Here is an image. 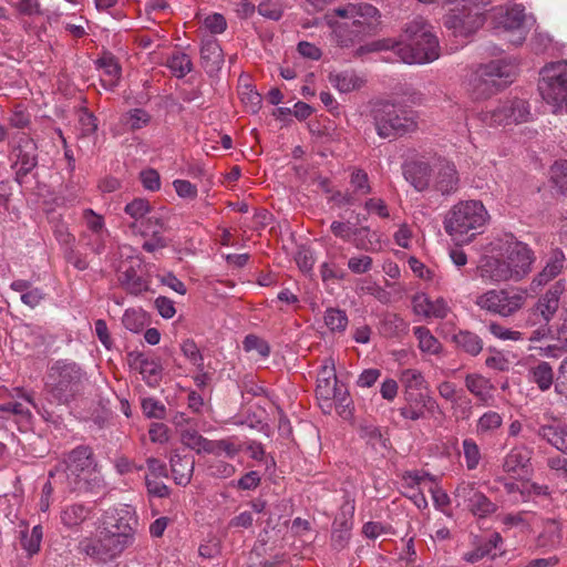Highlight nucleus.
<instances>
[{"label":"nucleus","mask_w":567,"mask_h":567,"mask_svg":"<svg viewBox=\"0 0 567 567\" xmlns=\"http://www.w3.org/2000/svg\"><path fill=\"white\" fill-rule=\"evenodd\" d=\"M202 66L209 76H215L224 64V53L214 38L203 40L200 47Z\"/></svg>","instance_id":"nucleus-26"},{"label":"nucleus","mask_w":567,"mask_h":567,"mask_svg":"<svg viewBox=\"0 0 567 567\" xmlns=\"http://www.w3.org/2000/svg\"><path fill=\"white\" fill-rule=\"evenodd\" d=\"M529 381L537 384L540 391H547L554 382V372L551 365L546 361H540L528 371Z\"/></svg>","instance_id":"nucleus-40"},{"label":"nucleus","mask_w":567,"mask_h":567,"mask_svg":"<svg viewBox=\"0 0 567 567\" xmlns=\"http://www.w3.org/2000/svg\"><path fill=\"white\" fill-rule=\"evenodd\" d=\"M403 176L405 181L417 192H424L431 188L432 172L431 165L424 161H412L403 165Z\"/></svg>","instance_id":"nucleus-22"},{"label":"nucleus","mask_w":567,"mask_h":567,"mask_svg":"<svg viewBox=\"0 0 567 567\" xmlns=\"http://www.w3.org/2000/svg\"><path fill=\"white\" fill-rule=\"evenodd\" d=\"M373 259L368 255L352 256L348 260V268L352 274L362 275L372 269Z\"/></svg>","instance_id":"nucleus-61"},{"label":"nucleus","mask_w":567,"mask_h":567,"mask_svg":"<svg viewBox=\"0 0 567 567\" xmlns=\"http://www.w3.org/2000/svg\"><path fill=\"white\" fill-rule=\"evenodd\" d=\"M406 405L399 411L401 416L408 420L416 421L424 416L425 410H433L436 405L435 401L423 393L408 392L404 393Z\"/></svg>","instance_id":"nucleus-27"},{"label":"nucleus","mask_w":567,"mask_h":567,"mask_svg":"<svg viewBox=\"0 0 567 567\" xmlns=\"http://www.w3.org/2000/svg\"><path fill=\"white\" fill-rule=\"evenodd\" d=\"M351 527L352 524L347 519H343L341 522H334V528L332 530V542L336 547H344L350 537Z\"/></svg>","instance_id":"nucleus-59"},{"label":"nucleus","mask_w":567,"mask_h":567,"mask_svg":"<svg viewBox=\"0 0 567 567\" xmlns=\"http://www.w3.org/2000/svg\"><path fill=\"white\" fill-rule=\"evenodd\" d=\"M10 288L16 292H20L21 302L31 309L38 307L45 297V293L41 288L33 287L30 281L24 279H17L12 281Z\"/></svg>","instance_id":"nucleus-35"},{"label":"nucleus","mask_w":567,"mask_h":567,"mask_svg":"<svg viewBox=\"0 0 567 567\" xmlns=\"http://www.w3.org/2000/svg\"><path fill=\"white\" fill-rule=\"evenodd\" d=\"M245 351H256L261 358H267L270 354V347L268 342L255 334H248L243 341Z\"/></svg>","instance_id":"nucleus-58"},{"label":"nucleus","mask_w":567,"mask_h":567,"mask_svg":"<svg viewBox=\"0 0 567 567\" xmlns=\"http://www.w3.org/2000/svg\"><path fill=\"white\" fill-rule=\"evenodd\" d=\"M128 364L131 369L138 371L143 380L150 385L157 384L162 379L161 363L157 360L151 359L143 353H128Z\"/></svg>","instance_id":"nucleus-25"},{"label":"nucleus","mask_w":567,"mask_h":567,"mask_svg":"<svg viewBox=\"0 0 567 567\" xmlns=\"http://www.w3.org/2000/svg\"><path fill=\"white\" fill-rule=\"evenodd\" d=\"M527 300V292L524 289L512 288H497L489 289L475 299V305L488 313L508 318L518 312Z\"/></svg>","instance_id":"nucleus-14"},{"label":"nucleus","mask_w":567,"mask_h":567,"mask_svg":"<svg viewBox=\"0 0 567 567\" xmlns=\"http://www.w3.org/2000/svg\"><path fill=\"white\" fill-rule=\"evenodd\" d=\"M136 534L114 532L100 527L99 538H84L79 544L81 553L100 563H110L118 558L135 543Z\"/></svg>","instance_id":"nucleus-9"},{"label":"nucleus","mask_w":567,"mask_h":567,"mask_svg":"<svg viewBox=\"0 0 567 567\" xmlns=\"http://www.w3.org/2000/svg\"><path fill=\"white\" fill-rule=\"evenodd\" d=\"M42 537L43 533L40 525H35L31 530L28 527L20 530L21 546L30 556L39 551Z\"/></svg>","instance_id":"nucleus-43"},{"label":"nucleus","mask_w":567,"mask_h":567,"mask_svg":"<svg viewBox=\"0 0 567 567\" xmlns=\"http://www.w3.org/2000/svg\"><path fill=\"white\" fill-rule=\"evenodd\" d=\"M351 192L360 199L372 193L368 174L360 168H354L350 175Z\"/></svg>","instance_id":"nucleus-46"},{"label":"nucleus","mask_w":567,"mask_h":567,"mask_svg":"<svg viewBox=\"0 0 567 567\" xmlns=\"http://www.w3.org/2000/svg\"><path fill=\"white\" fill-rule=\"evenodd\" d=\"M188 420L182 414L176 416L175 424L179 429L182 443L197 453L207 452L209 441L198 433L194 427H187L184 423L188 424Z\"/></svg>","instance_id":"nucleus-32"},{"label":"nucleus","mask_w":567,"mask_h":567,"mask_svg":"<svg viewBox=\"0 0 567 567\" xmlns=\"http://www.w3.org/2000/svg\"><path fill=\"white\" fill-rule=\"evenodd\" d=\"M498 257H488L480 266V276L492 282L520 281L530 271L536 259L527 244L506 236Z\"/></svg>","instance_id":"nucleus-2"},{"label":"nucleus","mask_w":567,"mask_h":567,"mask_svg":"<svg viewBox=\"0 0 567 567\" xmlns=\"http://www.w3.org/2000/svg\"><path fill=\"white\" fill-rule=\"evenodd\" d=\"M330 230L336 237L341 238L342 240L349 241L351 239V237L357 236V235L361 234L362 231H368L369 228L368 227L357 228V227H352L349 221L344 223V221L334 220L330 225Z\"/></svg>","instance_id":"nucleus-56"},{"label":"nucleus","mask_w":567,"mask_h":567,"mask_svg":"<svg viewBox=\"0 0 567 567\" xmlns=\"http://www.w3.org/2000/svg\"><path fill=\"white\" fill-rule=\"evenodd\" d=\"M138 526V516L134 507L130 505H118L106 509L101 517L100 527L112 529L114 532L136 534Z\"/></svg>","instance_id":"nucleus-18"},{"label":"nucleus","mask_w":567,"mask_h":567,"mask_svg":"<svg viewBox=\"0 0 567 567\" xmlns=\"http://www.w3.org/2000/svg\"><path fill=\"white\" fill-rule=\"evenodd\" d=\"M456 346L470 355H477L483 349L482 339L470 331H460L454 336Z\"/></svg>","instance_id":"nucleus-42"},{"label":"nucleus","mask_w":567,"mask_h":567,"mask_svg":"<svg viewBox=\"0 0 567 567\" xmlns=\"http://www.w3.org/2000/svg\"><path fill=\"white\" fill-rule=\"evenodd\" d=\"M172 475L177 485L186 486L193 476L195 460L189 455L174 453L171 456Z\"/></svg>","instance_id":"nucleus-33"},{"label":"nucleus","mask_w":567,"mask_h":567,"mask_svg":"<svg viewBox=\"0 0 567 567\" xmlns=\"http://www.w3.org/2000/svg\"><path fill=\"white\" fill-rule=\"evenodd\" d=\"M515 74L514 66L504 61H492L475 69L466 83L473 101H484L506 87Z\"/></svg>","instance_id":"nucleus-6"},{"label":"nucleus","mask_w":567,"mask_h":567,"mask_svg":"<svg viewBox=\"0 0 567 567\" xmlns=\"http://www.w3.org/2000/svg\"><path fill=\"white\" fill-rule=\"evenodd\" d=\"M333 402L339 415H341L344 419L351 415V411L349 408L352 401L347 388L343 384L339 383V385L336 388Z\"/></svg>","instance_id":"nucleus-55"},{"label":"nucleus","mask_w":567,"mask_h":567,"mask_svg":"<svg viewBox=\"0 0 567 567\" xmlns=\"http://www.w3.org/2000/svg\"><path fill=\"white\" fill-rule=\"evenodd\" d=\"M454 498L457 506H465L474 516L480 518H485L497 509V505L472 482H461L454 491Z\"/></svg>","instance_id":"nucleus-17"},{"label":"nucleus","mask_w":567,"mask_h":567,"mask_svg":"<svg viewBox=\"0 0 567 567\" xmlns=\"http://www.w3.org/2000/svg\"><path fill=\"white\" fill-rule=\"evenodd\" d=\"M122 322L127 330L138 332L144 327V316L135 309H127L123 315Z\"/></svg>","instance_id":"nucleus-63"},{"label":"nucleus","mask_w":567,"mask_h":567,"mask_svg":"<svg viewBox=\"0 0 567 567\" xmlns=\"http://www.w3.org/2000/svg\"><path fill=\"white\" fill-rule=\"evenodd\" d=\"M566 257L563 250L554 249L545 262L543 269L533 278L530 289H537L546 286L549 281L555 279L565 268Z\"/></svg>","instance_id":"nucleus-23"},{"label":"nucleus","mask_w":567,"mask_h":567,"mask_svg":"<svg viewBox=\"0 0 567 567\" xmlns=\"http://www.w3.org/2000/svg\"><path fill=\"white\" fill-rule=\"evenodd\" d=\"M142 264L140 257H130L118 268V280L122 287L131 295L137 296L150 289L147 279L142 276Z\"/></svg>","instance_id":"nucleus-20"},{"label":"nucleus","mask_w":567,"mask_h":567,"mask_svg":"<svg viewBox=\"0 0 567 567\" xmlns=\"http://www.w3.org/2000/svg\"><path fill=\"white\" fill-rule=\"evenodd\" d=\"M529 462L530 451L525 446H514L505 455L502 467L508 474L523 476L528 472Z\"/></svg>","instance_id":"nucleus-31"},{"label":"nucleus","mask_w":567,"mask_h":567,"mask_svg":"<svg viewBox=\"0 0 567 567\" xmlns=\"http://www.w3.org/2000/svg\"><path fill=\"white\" fill-rule=\"evenodd\" d=\"M49 477L63 492H94L105 487L99 472L93 450L89 445H79L68 452Z\"/></svg>","instance_id":"nucleus-1"},{"label":"nucleus","mask_w":567,"mask_h":567,"mask_svg":"<svg viewBox=\"0 0 567 567\" xmlns=\"http://www.w3.org/2000/svg\"><path fill=\"white\" fill-rule=\"evenodd\" d=\"M534 431L556 450L567 454V424L554 421L550 424L540 425Z\"/></svg>","instance_id":"nucleus-29"},{"label":"nucleus","mask_w":567,"mask_h":567,"mask_svg":"<svg viewBox=\"0 0 567 567\" xmlns=\"http://www.w3.org/2000/svg\"><path fill=\"white\" fill-rule=\"evenodd\" d=\"M141 406L144 415L148 419L163 420L166 415L165 405L154 398H144Z\"/></svg>","instance_id":"nucleus-57"},{"label":"nucleus","mask_w":567,"mask_h":567,"mask_svg":"<svg viewBox=\"0 0 567 567\" xmlns=\"http://www.w3.org/2000/svg\"><path fill=\"white\" fill-rule=\"evenodd\" d=\"M416 113L394 104H383L374 111V125L382 138L402 136L417 128Z\"/></svg>","instance_id":"nucleus-13"},{"label":"nucleus","mask_w":567,"mask_h":567,"mask_svg":"<svg viewBox=\"0 0 567 567\" xmlns=\"http://www.w3.org/2000/svg\"><path fill=\"white\" fill-rule=\"evenodd\" d=\"M462 447L466 468L470 471L477 468L482 458L477 443L473 439H465L462 442Z\"/></svg>","instance_id":"nucleus-52"},{"label":"nucleus","mask_w":567,"mask_h":567,"mask_svg":"<svg viewBox=\"0 0 567 567\" xmlns=\"http://www.w3.org/2000/svg\"><path fill=\"white\" fill-rule=\"evenodd\" d=\"M488 219V212L481 200H461L449 209L443 226L453 240L468 244L483 231Z\"/></svg>","instance_id":"nucleus-5"},{"label":"nucleus","mask_w":567,"mask_h":567,"mask_svg":"<svg viewBox=\"0 0 567 567\" xmlns=\"http://www.w3.org/2000/svg\"><path fill=\"white\" fill-rule=\"evenodd\" d=\"M414 336L419 341V348L422 352L430 354H437L441 351L440 341L431 333L425 327H414Z\"/></svg>","instance_id":"nucleus-44"},{"label":"nucleus","mask_w":567,"mask_h":567,"mask_svg":"<svg viewBox=\"0 0 567 567\" xmlns=\"http://www.w3.org/2000/svg\"><path fill=\"white\" fill-rule=\"evenodd\" d=\"M503 425V415L496 411L484 412L476 421L475 432L480 436H493Z\"/></svg>","instance_id":"nucleus-39"},{"label":"nucleus","mask_w":567,"mask_h":567,"mask_svg":"<svg viewBox=\"0 0 567 567\" xmlns=\"http://www.w3.org/2000/svg\"><path fill=\"white\" fill-rule=\"evenodd\" d=\"M35 151L37 146L31 138L28 136L20 138L19 145L13 151L17 156L14 166L18 167L16 175L19 183L37 166L38 159Z\"/></svg>","instance_id":"nucleus-21"},{"label":"nucleus","mask_w":567,"mask_h":567,"mask_svg":"<svg viewBox=\"0 0 567 567\" xmlns=\"http://www.w3.org/2000/svg\"><path fill=\"white\" fill-rule=\"evenodd\" d=\"M550 181L560 193L567 192V161H556L549 171Z\"/></svg>","instance_id":"nucleus-54"},{"label":"nucleus","mask_w":567,"mask_h":567,"mask_svg":"<svg viewBox=\"0 0 567 567\" xmlns=\"http://www.w3.org/2000/svg\"><path fill=\"white\" fill-rule=\"evenodd\" d=\"M329 81L341 93L358 90L364 84V79L359 76L353 70L330 73Z\"/></svg>","instance_id":"nucleus-37"},{"label":"nucleus","mask_w":567,"mask_h":567,"mask_svg":"<svg viewBox=\"0 0 567 567\" xmlns=\"http://www.w3.org/2000/svg\"><path fill=\"white\" fill-rule=\"evenodd\" d=\"M94 509L83 503H72L64 506L60 512L62 525L71 530H78L83 523L92 518Z\"/></svg>","instance_id":"nucleus-28"},{"label":"nucleus","mask_w":567,"mask_h":567,"mask_svg":"<svg viewBox=\"0 0 567 567\" xmlns=\"http://www.w3.org/2000/svg\"><path fill=\"white\" fill-rule=\"evenodd\" d=\"M400 381L405 389L404 393L421 390L425 386L426 381L421 371L416 369H405L400 374Z\"/></svg>","instance_id":"nucleus-49"},{"label":"nucleus","mask_w":567,"mask_h":567,"mask_svg":"<svg viewBox=\"0 0 567 567\" xmlns=\"http://www.w3.org/2000/svg\"><path fill=\"white\" fill-rule=\"evenodd\" d=\"M167 66L176 78H184L192 71L193 63L186 53L175 52L168 58Z\"/></svg>","instance_id":"nucleus-45"},{"label":"nucleus","mask_w":567,"mask_h":567,"mask_svg":"<svg viewBox=\"0 0 567 567\" xmlns=\"http://www.w3.org/2000/svg\"><path fill=\"white\" fill-rule=\"evenodd\" d=\"M163 229V223L157 216H148L146 219V226L144 229L138 228L136 233L142 236L151 235V238L143 243V249L148 252H154L158 249H163L168 245V240L161 234Z\"/></svg>","instance_id":"nucleus-30"},{"label":"nucleus","mask_w":567,"mask_h":567,"mask_svg":"<svg viewBox=\"0 0 567 567\" xmlns=\"http://www.w3.org/2000/svg\"><path fill=\"white\" fill-rule=\"evenodd\" d=\"M466 390L477 400L478 404L489 406L494 402L495 386L492 381L480 373H467L464 378Z\"/></svg>","instance_id":"nucleus-24"},{"label":"nucleus","mask_w":567,"mask_h":567,"mask_svg":"<svg viewBox=\"0 0 567 567\" xmlns=\"http://www.w3.org/2000/svg\"><path fill=\"white\" fill-rule=\"evenodd\" d=\"M565 289V280L556 281L527 311L526 324L536 327L528 340L538 341L549 333V322L559 309L560 297Z\"/></svg>","instance_id":"nucleus-11"},{"label":"nucleus","mask_w":567,"mask_h":567,"mask_svg":"<svg viewBox=\"0 0 567 567\" xmlns=\"http://www.w3.org/2000/svg\"><path fill=\"white\" fill-rule=\"evenodd\" d=\"M402 38L393 48L402 62L425 64L439 59V40L422 17H416L406 23Z\"/></svg>","instance_id":"nucleus-4"},{"label":"nucleus","mask_w":567,"mask_h":567,"mask_svg":"<svg viewBox=\"0 0 567 567\" xmlns=\"http://www.w3.org/2000/svg\"><path fill=\"white\" fill-rule=\"evenodd\" d=\"M85 229L82 233H110L105 226L104 217L91 208H85L82 213Z\"/></svg>","instance_id":"nucleus-51"},{"label":"nucleus","mask_w":567,"mask_h":567,"mask_svg":"<svg viewBox=\"0 0 567 567\" xmlns=\"http://www.w3.org/2000/svg\"><path fill=\"white\" fill-rule=\"evenodd\" d=\"M240 451L231 441L229 440H219V441H209L207 453H213L216 455H220L224 453L228 457H235Z\"/></svg>","instance_id":"nucleus-60"},{"label":"nucleus","mask_w":567,"mask_h":567,"mask_svg":"<svg viewBox=\"0 0 567 567\" xmlns=\"http://www.w3.org/2000/svg\"><path fill=\"white\" fill-rule=\"evenodd\" d=\"M538 91L553 112L567 113V61L546 64L539 72Z\"/></svg>","instance_id":"nucleus-12"},{"label":"nucleus","mask_w":567,"mask_h":567,"mask_svg":"<svg viewBox=\"0 0 567 567\" xmlns=\"http://www.w3.org/2000/svg\"><path fill=\"white\" fill-rule=\"evenodd\" d=\"M495 29L507 34V40L520 45L527 37V16L523 4L499 6L492 9Z\"/></svg>","instance_id":"nucleus-15"},{"label":"nucleus","mask_w":567,"mask_h":567,"mask_svg":"<svg viewBox=\"0 0 567 567\" xmlns=\"http://www.w3.org/2000/svg\"><path fill=\"white\" fill-rule=\"evenodd\" d=\"M151 204L144 198H135L125 205L124 212L134 219V223L130 226L133 233L146 226V216L151 213Z\"/></svg>","instance_id":"nucleus-38"},{"label":"nucleus","mask_w":567,"mask_h":567,"mask_svg":"<svg viewBox=\"0 0 567 567\" xmlns=\"http://www.w3.org/2000/svg\"><path fill=\"white\" fill-rule=\"evenodd\" d=\"M151 121V115L143 109H133L123 116V123L132 131L145 127Z\"/></svg>","instance_id":"nucleus-53"},{"label":"nucleus","mask_w":567,"mask_h":567,"mask_svg":"<svg viewBox=\"0 0 567 567\" xmlns=\"http://www.w3.org/2000/svg\"><path fill=\"white\" fill-rule=\"evenodd\" d=\"M455 3L444 17V25L455 37L466 38L475 33L485 21V8L489 1L482 0H450Z\"/></svg>","instance_id":"nucleus-10"},{"label":"nucleus","mask_w":567,"mask_h":567,"mask_svg":"<svg viewBox=\"0 0 567 567\" xmlns=\"http://www.w3.org/2000/svg\"><path fill=\"white\" fill-rule=\"evenodd\" d=\"M488 331L499 340L520 341L524 340V334L520 331L508 329L499 323L492 322L488 326Z\"/></svg>","instance_id":"nucleus-62"},{"label":"nucleus","mask_w":567,"mask_h":567,"mask_svg":"<svg viewBox=\"0 0 567 567\" xmlns=\"http://www.w3.org/2000/svg\"><path fill=\"white\" fill-rule=\"evenodd\" d=\"M503 543V538L498 533H492L487 539L482 542L472 551L464 555V560L474 564L486 556H489Z\"/></svg>","instance_id":"nucleus-41"},{"label":"nucleus","mask_w":567,"mask_h":567,"mask_svg":"<svg viewBox=\"0 0 567 567\" xmlns=\"http://www.w3.org/2000/svg\"><path fill=\"white\" fill-rule=\"evenodd\" d=\"M341 20L328 16L333 41L341 48H350L372 34L379 25V10L369 3H349L333 10Z\"/></svg>","instance_id":"nucleus-3"},{"label":"nucleus","mask_w":567,"mask_h":567,"mask_svg":"<svg viewBox=\"0 0 567 567\" xmlns=\"http://www.w3.org/2000/svg\"><path fill=\"white\" fill-rule=\"evenodd\" d=\"M323 319L331 332H343L349 322L346 311L337 308L327 309Z\"/></svg>","instance_id":"nucleus-48"},{"label":"nucleus","mask_w":567,"mask_h":567,"mask_svg":"<svg viewBox=\"0 0 567 567\" xmlns=\"http://www.w3.org/2000/svg\"><path fill=\"white\" fill-rule=\"evenodd\" d=\"M109 238L110 233H81L80 235V239L83 246L95 255H101L104 252Z\"/></svg>","instance_id":"nucleus-47"},{"label":"nucleus","mask_w":567,"mask_h":567,"mask_svg":"<svg viewBox=\"0 0 567 567\" xmlns=\"http://www.w3.org/2000/svg\"><path fill=\"white\" fill-rule=\"evenodd\" d=\"M460 183L461 178L455 164L445 158H440L434 165L432 190L441 196L450 197L457 193Z\"/></svg>","instance_id":"nucleus-19"},{"label":"nucleus","mask_w":567,"mask_h":567,"mask_svg":"<svg viewBox=\"0 0 567 567\" xmlns=\"http://www.w3.org/2000/svg\"><path fill=\"white\" fill-rule=\"evenodd\" d=\"M79 138H93L95 140L96 131H97V118L93 113L84 110L81 112L79 116Z\"/></svg>","instance_id":"nucleus-50"},{"label":"nucleus","mask_w":567,"mask_h":567,"mask_svg":"<svg viewBox=\"0 0 567 567\" xmlns=\"http://www.w3.org/2000/svg\"><path fill=\"white\" fill-rule=\"evenodd\" d=\"M379 329L386 338L401 339L409 332V322L396 313L388 312L383 315Z\"/></svg>","instance_id":"nucleus-36"},{"label":"nucleus","mask_w":567,"mask_h":567,"mask_svg":"<svg viewBox=\"0 0 567 567\" xmlns=\"http://www.w3.org/2000/svg\"><path fill=\"white\" fill-rule=\"evenodd\" d=\"M136 534L114 532L100 527L99 538H84L79 544L81 553L100 563H110L118 558L135 543Z\"/></svg>","instance_id":"nucleus-8"},{"label":"nucleus","mask_w":567,"mask_h":567,"mask_svg":"<svg viewBox=\"0 0 567 567\" xmlns=\"http://www.w3.org/2000/svg\"><path fill=\"white\" fill-rule=\"evenodd\" d=\"M239 94L241 102L251 113H257L259 111L261 105V95L257 91L247 85Z\"/></svg>","instance_id":"nucleus-64"},{"label":"nucleus","mask_w":567,"mask_h":567,"mask_svg":"<svg viewBox=\"0 0 567 567\" xmlns=\"http://www.w3.org/2000/svg\"><path fill=\"white\" fill-rule=\"evenodd\" d=\"M97 69L102 70L103 76L101 78L102 85L107 89H114L121 78V66L111 53H103L101 58L95 61Z\"/></svg>","instance_id":"nucleus-34"},{"label":"nucleus","mask_w":567,"mask_h":567,"mask_svg":"<svg viewBox=\"0 0 567 567\" xmlns=\"http://www.w3.org/2000/svg\"><path fill=\"white\" fill-rule=\"evenodd\" d=\"M529 116L528 103L516 97L501 101L495 109L480 114L481 121L489 126L517 124L528 121Z\"/></svg>","instance_id":"nucleus-16"},{"label":"nucleus","mask_w":567,"mask_h":567,"mask_svg":"<svg viewBox=\"0 0 567 567\" xmlns=\"http://www.w3.org/2000/svg\"><path fill=\"white\" fill-rule=\"evenodd\" d=\"M47 388L59 404L69 403L86 380L85 371L76 362L60 359L52 363L47 375Z\"/></svg>","instance_id":"nucleus-7"}]
</instances>
